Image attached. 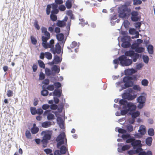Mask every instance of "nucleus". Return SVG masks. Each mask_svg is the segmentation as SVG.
I'll list each match as a JSON object with an SVG mask.
<instances>
[{
	"mask_svg": "<svg viewBox=\"0 0 155 155\" xmlns=\"http://www.w3.org/2000/svg\"><path fill=\"white\" fill-rule=\"evenodd\" d=\"M50 18L51 20L53 21H55L57 19V16L54 15V14H52L51 13L50 16Z\"/></svg>",
	"mask_w": 155,
	"mask_h": 155,
	"instance_id": "35",
	"label": "nucleus"
},
{
	"mask_svg": "<svg viewBox=\"0 0 155 155\" xmlns=\"http://www.w3.org/2000/svg\"><path fill=\"white\" fill-rule=\"evenodd\" d=\"M141 141L140 140H135L134 138V140L131 143L132 146H133L134 149H135L136 147L141 144Z\"/></svg>",
	"mask_w": 155,
	"mask_h": 155,
	"instance_id": "14",
	"label": "nucleus"
},
{
	"mask_svg": "<svg viewBox=\"0 0 155 155\" xmlns=\"http://www.w3.org/2000/svg\"><path fill=\"white\" fill-rule=\"evenodd\" d=\"M120 64L122 66H128L130 65L132 62L131 59H127L124 55H122L118 58Z\"/></svg>",
	"mask_w": 155,
	"mask_h": 155,
	"instance_id": "3",
	"label": "nucleus"
},
{
	"mask_svg": "<svg viewBox=\"0 0 155 155\" xmlns=\"http://www.w3.org/2000/svg\"><path fill=\"white\" fill-rule=\"evenodd\" d=\"M130 147V145H125L122 147L121 150L123 151H125L129 150Z\"/></svg>",
	"mask_w": 155,
	"mask_h": 155,
	"instance_id": "33",
	"label": "nucleus"
},
{
	"mask_svg": "<svg viewBox=\"0 0 155 155\" xmlns=\"http://www.w3.org/2000/svg\"><path fill=\"white\" fill-rule=\"evenodd\" d=\"M120 17L125 18L129 17L131 15V19L133 21H137L139 20V13L137 11H132L131 12V9L128 8L127 5H121L119 8L118 11Z\"/></svg>",
	"mask_w": 155,
	"mask_h": 155,
	"instance_id": "1",
	"label": "nucleus"
},
{
	"mask_svg": "<svg viewBox=\"0 0 155 155\" xmlns=\"http://www.w3.org/2000/svg\"><path fill=\"white\" fill-rule=\"evenodd\" d=\"M133 2L134 5H140L142 3L141 1L140 0H133Z\"/></svg>",
	"mask_w": 155,
	"mask_h": 155,
	"instance_id": "44",
	"label": "nucleus"
},
{
	"mask_svg": "<svg viewBox=\"0 0 155 155\" xmlns=\"http://www.w3.org/2000/svg\"><path fill=\"white\" fill-rule=\"evenodd\" d=\"M133 127L131 125H129L127 126V130L128 132H130L133 130Z\"/></svg>",
	"mask_w": 155,
	"mask_h": 155,
	"instance_id": "38",
	"label": "nucleus"
},
{
	"mask_svg": "<svg viewBox=\"0 0 155 155\" xmlns=\"http://www.w3.org/2000/svg\"><path fill=\"white\" fill-rule=\"evenodd\" d=\"M38 63L39 66L40 67L45 68V66L44 63L41 60H38Z\"/></svg>",
	"mask_w": 155,
	"mask_h": 155,
	"instance_id": "37",
	"label": "nucleus"
},
{
	"mask_svg": "<svg viewBox=\"0 0 155 155\" xmlns=\"http://www.w3.org/2000/svg\"><path fill=\"white\" fill-rule=\"evenodd\" d=\"M143 149L141 147H139L135 150V153H139L140 152H141V151Z\"/></svg>",
	"mask_w": 155,
	"mask_h": 155,
	"instance_id": "63",
	"label": "nucleus"
},
{
	"mask_svg": "<svg viewBox=\"0 0 155 155\" xmlns=\"http://www.w3.org/2000/svg\"><path fill=\"white\" fill-rule=\"evenodd\" d=\"M43 113V110L41 108H39L37 110V114H39L41 115Z\"/></svg>",
	"mask_w": 155,
	"mask_h": 155,
	"instance_id": "62",
	"label": "nucleus"
},
{
	"mask_svg": "<svg viewBox=\"0 0 155 155\" xmlns=\"http://www.w3.org/2000/svg\"><path fill=\"white\" fill-rule=\"evenodd\" d=\"M45 73L46 75L49 76L51 75V71L50 69L46 68L45 69Z\"/></svg>",
	"mask_w": 155,
	"mask_h": 155,
	"instance_id": "41",
	"label": "nucleus"
},
{
	"mask_svg": "<svg viewBox=\"0 0 155 155\" xmlns=\"http://www.w3.org/2000/svg\"><path fill=\"white\" fill-rule=\"evenodd\" d=\"M145 51V48L143 47H138L136 49L135 51L137 53H142L143 52Z\"/></svg>",
	"mask_w": 155,
	"mask_h": 155,
	"instance_id": "27",
	"label": "nucleus"
},
{
	"mask_svg": "<svg viewBox=\"0 0 155 155\" xmlns=\"http://www.w3.org/2000/svg\"><path fill=\"white\" fill-rule=\"evenodd\" d=\"M13 94V91L10 90L7 91V95L8 97H11L12 96Z\"/></svg>",
	"mask_w": 155,
	"mask_h": 155,
	"instance_id": "52",
	"label": "nucleus"
},
{
	"mask_svg": "<svg viewBox=\"0 0 155 155\" xmlns=\"http://www.w3.org/2000/svg\"><path fill=\"white\" fill-rule=\"evenodd\" d=\"M51 6L50 5H47V8L46 9V14L48 15H49L51 12Z\"/></svg>",
	"mask_w": 155,
	"mask_h": 155,
	"instance_id": "46",
	"label": "nucleus"
},
{
	"mask_svg": "<svg viewBox=\"0 0 155 155\" xmlns=\"http://www.w3.org/2000/svg\"><path fill=\"white\" fill-rule=\"evenodd\" d=\"M139 46V44L137 43H134L132 44L131 46V48L132 49H136Z\"/></svg>",
	"mask_w": 155,
	"mask_h": 155,
	"instance_id": "48",
	"label": "nucleus"
},
{
	"mask_svg": "<svg viewBox=\"0 0 155 155\" xmlns=\"http://www.w3.org/2000/svg\"><path fill=\"white\" fill-rule=\"evenodd\" d=\"M153 47L151 45H149L147 47V50L150 54H152L153 52Z\"/></svg>",
	"mask_w": 155,
	"mask_h": 155,
	"instance_id": "23",
	"label": "nucleus"
},
{
	"mask_svg": "<svg viewBox=\"0 0 155 155\" xmlns=\"http://www.w3.org/2000/svg\"><path fill=\"white\" fill-rule=\"evenodd\" d=\"M25 136L28 139H31V133L28 130H27L25 132Z\"/></svg>",
	"mask_w": 155,
	"mask_h": 155,
	"instance_id": "42",
	"label": "nucleus"
},
{
	"mask_svg": "<svg viewBox=\"0 0 155 155\" xmlns=\"http://www.w3.org/2000/svg\"><path fill=\"white\" fill-rule=\"evenodd\" d=\"M48 94V91L47 90L45 89L43 87V90L41 92V95L44 96H47Z\"/></svg>",
	"mask_w": 155,
	"mask_h": 155,
	"instance_id": "34",
	"label": "nucleus"
},
{
	"mask_svg": "<svg viewBox=\"0 0 155 155\" xmlns=\"http://www.w3.org/2000/svg\"><path fill=\"white\" fill-rule=\"evenodd\" d=\"M134 90L139 91H140L141 90V88L140 86L137 85H135L133 87Z\"/></svg>",
	"mask_w": 155,
	"mask_h": 155,
	"instance_id": "47",
	"label": "nucleus"
},
{
	"mask_svg": "<svg viewBox=\"0 0 155 155\" xmlns=\"http://www.w3.org/2000/svg\"><path fill=\"white\" fill-rule=\"evenodd\" d=\"M55 2L56 4L61 5L63 4V1L62 0H55Z\"/></svg>",
	"mask_w": 155,
	"mask_h": 155,
	"instance_id": "56",
	"label": "nucleus"
},
{
	"mask_svg": "<svg viewBox=\"0 0 155 155\" xmlns=\"http://www.w3.org/2000/svg\"><path fill=\"white\" fill-rule=\"evenodd\" d=\"M30 110L31 113L32 115H35L37 114V110L36 108L31 107Z\"/></svg>",
	"mask_w": 155,
	"mask_h": 155,
	"instance_id": "45",
	"label": "nucleus"
},
{
	"mask_svg": "<svg viewBox=\"0 0 155 155\" xmlns=\"http://www.w3.org/2000/svg\"><path fill=\"white\" fill-rule=\"evenodd\" d=\"M44 134V135L42 137L41 142L43 144V147L44 148L46 147L47 144L48 143V140H50L51 137V135L45 131H43L41 134Z\"/></svg>",
	"mask_w": 155,
	"mask_h": 155,
	"instance_id": "4",
	"label": "nucleus"
},
{
	"mask_svg": "<svg viewBox=\"0 0 155 155\" xmlns=\"http://www.w3.org/2000/svg\"><path fill=\"white\" fill-rule=\"evenodd\" d=\"M146 97L142 95H140L137 98V101L139 103L137 105V107L139 109L142 108L146 102Z\"/></svg>",
	"mask_w": 155,
	"mask_h": 155,
	"instance_id": "8",
	"label": "nucleus"
},
{
	"mask_svg": "<svg viewBox=\"0 0 155 155\" xmlns=\"http://www.w3.org/2000/svg\"><path fill=\"white\" fill-rule=\"evenodd\" d=\"M140 112L138 111L133 112L131 114V116L133 118H135L140 115Z\"/></svg>",
	"mask_w": 155,
	"mask_h": 155,
	"instance_id": "22",
	"label": "nucleus"
},
{
	"mask_svg": "<svg viewBox=\"0 0 155 155\" xmlns=\"http://www.w3.org/2000/svg\"><path fill=\"white\" fill-rule=\"evenodd\" d=\"M54 60L57 63L60 62L61 61L60 60V57L58 56H55Z\"/></svg>",
	"mask_w": 155,
	"mask_h": 155,
	"instance_id": "64",
	"label": "nucleus"
},
{
	"mask_svg": "<svg viewBox=\"0 0 155 155\" xmlns=\"http://www.w3.org/2000/svg\"><path fill=\"white\" fill-rule=\"evenodd\" d=\"M45 78V74L42 72H41L39 75V79L40 80H44Z\"/></svg>",
	"mask_w": 155,
	"mask_h": 155,
	"instance_id": "50",
	"label": "nucleus"
},
{
	"mask_svg": "<svg viewBox=\"0 0 155 155\" xmlns=\"http://www.w3.org/2000/svg\"><path fill=\"white\" fill-rule=\"evenodd\" d=\"M59 9L61 11H64L66 9V8L64 5H61L59 6Z\"/></svg>",
	"mask_w": 155,
	"mask_h": 155,
	"instance_id": "58",
	"label": "nucleus"
},
{
	"mask_svg": "<svg viewBox=\"0 0 155 155\" xmlns=\"http://www.w3.org/2000/svg\"><path fill=\"white\" fill-rule=\"evenodd\" d=\"M60 153L61 154H65L67 152V148L64 146H62L60 148Z\"/></svg>",
	"mask_w": 155,
	"mask_h": 155,
	"instance_id": "21",
	"label": "nucleus"
},
{
	"mask_svg": "<svg viewBox=\"0 0 155 155\" xmlns=\"http://www.w3.org/2000/svg\"><path fill=\"white\" fill-rule=\"evenodd\" d=\"M41 30L42 33L44 34L45 36H42L41 37L42 41L43 42H46L50 38V34L47 31V29L45 27H42L41 28Z\"/></svg>",
	"mask_w": 155,
	"mask_h": 155,
	"instance_id": "7",
	"label": "nucleus"
},
{
	"mask_svg": "<svg viewBox=\"0 0 155 155\" xmlns=\"http://www.w3.org/2000/svg\"><path fill=\"white\" fill-rule=\"evenodd\" d=\"M143 58L144 62L146 63H148L149 58L148 57L147 55H143Z\"/></svg>",
	"mask_w": 155,
	"mask_h": 155,
	"instance_id": "39",
	"label": "nucleus"
},
{
	"mask_svg": "<svg viewBox=\"0 0 155 155\" xmlns=\"http://www.w3.org/2000/svg\"><path fill=\"white\" fill-rule=\"evenodd\" d=\"M53 70L56 73H59L60 72V67L57 65H54L53 67Z\"/></svg>",
	"mask_w": 155,
	"mask_h": 155,
	"instance_id": "28",
	"label": "nucleus"
},
{
	"mask_svg": "<svg viewBox=\"0 0 155 155\" xmlns=\"http://www.w3.org/2000/svg\"><path fill=\"white\" fill-rule=\"evenodd\" d=\"M54 32L57 34H59L61 30L59 28L56 27L54 28Z\"/></svg>",
	"mask_w": 155,
	"mask_h": 155,
	"instance_id": "61",
	"label": "nucleus"
},
{
	"mask_svg": "<svg viewBox=\"0 0 155 155\" xmlns=\"http://www.w3.org/2000/svg\"><path fill=\"white\" fill-rule=\"evenodd\" d=\"M56 36L57 40L59 41H62L64 38V35L62 33L58 34Z\"/></svg>",
	"mask_w": 155,
	"mask_h": 155,
	"instance_id": "18",
	"label": "nucleus"
},
{
	"mask_svg": "<svg viewBox=\"0 0 155 155\" xmlns=\"http://www.w3.org/2000/svg\"><path fill=\"white\" fill-rule=\"evenodd\" d=\"M51 5L52 10L51 11V13L54 14H57L59 12V10L57 8L58 5L55 3H53L51 4Z\"/></svg>",
	"mask_w": 155,
	"mask_h": 155,
	"instance_id": "13",
	"label": "nucleus"
},
{
	"mask_svg": "<svg viewBox=\"0 0 155 155\" xmlns=\"http://www.w3.org/2000/svg\"><path fill=\"white\" fill-rule=\"evenodd\" d=\"M44 152H45L47 154H48L52 152V150L49 148L45 149L44 150Z\"/></svg>",
	"mask_w": 155,
	"mask_h": 155,
	"instance_id": "60",
	"label": "nucleus"
},
{
	"mask_svg": "<svg viewBox=\"0 0 155 155\" xmlns=\"http://www.w3.org/2000/svg\"><path fill=\"white\" fill-rule=\"evenodd\" d=\"M47 41L45 42H43L42 43V46L45 49L48 48H52L54 47V41L53 39H51L50 40L49 43H47Z\"/></svg>",
	"mask_w": 155,
	"mask_h": 155,
	"instance_id": "9",
	"label": "nucleus"
},
{
	"mask_svg": "<svg viewBox=\"0 0 155 155\" xmlns=\"http://www.w3.org/2000/svg\"><path fill=\"white\" fill-rule=\"evenodd\" d=\"M45 57L48 60H51L52 58V55L49 52H45Z\"/></svg>",
	"mask_w": 155,
	"mask_h": 155,
	"instance_id": "29",
	"label": "nucleus"
},
{
	"mask_svg": "<svg viewBox=\"0 0 155 155\" xmlns=\"http://www.w3.org/2000/svg\"><path fill=\"white\" fill-rule=\"evenodd\" d=\"M134 52L132 50H129L126 51L125 53V56H134Z\"/></svg>",
	"mask_w": 155,
	"mask_h": 155,
	"instance_id": "20",
	"label": "nucleus"
},
{
	"mask_svg": "<svg viewBox=\"0 0 155 155\" xmlns=\"http://www.w3.org/2000/svg\"><path fill=\"white\" fill-rule=\"evenodd\" d=\"M126 98L128 100H132L135 99L137 96L136 95L134 94L131 95L130 93H126L125 94Z\"/></svg>",
	"mask_w": 155,
	"mask_h": 155,
	"instance_id": "15",
	"label": "nucleus"
},
{
	"mask_svg": "<svg viewBox=\"0 0 155 155\" xmlns=\"http://www.w3.org/2000/svg\"><path fill=\"white\" fill-rule=\"evenodd\" d=\"M31 43L34 45H36L37 43V41L36 38L34 36L31 35Z\"/></svg>",
	"mask_w": 155,
	"mask_h": 155,
	"instance_id": "26",
	"label": "nucleus"
},
{
	"mask_svg": "<svg viewBox=\"0 0 155 155\" xmlns=\"http://www.w3.org/2000/svg\"><path fill=\"white\" fill-rule=\"evenodd\" d=\"M128 112L127 109L122 110L121 111L120 113L121 115H124L126 114Z\"/></svg>",
	"mask_w": 155,
	"mask_h": 155,
	"instance_id": "54",
	"label": "nucleus"
},
{
	"mask_svg": "<svg viewBox=\"0 0 155 155\" xmlns=\"http://www.w3.org/2000/svg\"><path fill=\"white\" fill-rule=\"evenodd\" d=\"M133 78L130 76H125L124 78L123 82L124 83V86L126 88L131 87L133 85Z\"/></svg>",
	"mask_w": 155,
	"mask_h": 155,
	"instance_id": "5",
	"label": "nucleus"
},
{
	"mask_svg": "<svg viewBox=\"0 0 155 155\" xmlns=\"http://www.w3.org/2000/svg\"><path fill=\"white\" fill-rule=\"evenodd\" d=\"M127 103V101L124 99H121L119 101V103L121 105H124Z\"/></svg>",
	"mask_w": 155,
	"mask_h": 155,
	"instance_id": "55",
	"label": "nucleus"
},
{
	"mask_svg": "<svg viewBox=\"0 0 155 155\" xmlns=\"http://www.w3.org/2000/svg\"><path fill=\"white\" fill-rule=\"evenodd\" d=\"M57 108V105L55 104H52L50 106V108L52 110H56Z\"/></svg>",
	"mask_w": 155,
	"mask_h": 155,
	"instance_id": "59",
	"label": "nucleus"
},
{
	"mask_svg": "<svg viewBox=\"0 0 155 155\" xmlns=\"http://www.w3.org/2000/svg\"><path fill=\"white\" fill-rule=\"evenodd\" d=\"M65 5L68 9L71 8L72 7V4L71 1L69 0H67L66 2Z\"/></svg>",
	"mask_w": 155,
	"mask_h": 155,
	"instance_id": "32",
	"label": "nucleus"
},
{
	"mask_svg": "<svg viewBox=\"0 0 155 155\" xmlns=\"http://www.w3.org/2000/svg\"><path fill=\"white\" fill-rule=\"evenodd\" d=\"M123 43L121 44L122 47L124 48H128L130 47L131 38L128 36H124L122 38Z\"/></svg>",
	"mask_w": 155,
	"mask_h": 155,
	"instance_id": "6",
	"label": "nucleus"
},
{
	"mask_svg": "<svg viewBox=\"0 0 155 155\" xmlns=\"http://www.w3.org/2000/svg\"><path fill=\"white\" fill-rule=\"evenodd\" d=\"M51 125V123L50 121H45L42 124V127L44 128H48Z\"/></svg>",
	"mask_w": 155,
	"mask_h": 155,
	"instance_id": "19",
	"label": "nucleus"
},
{
	"mask_svg": "<svg viewBox=\"0 0 155 155\" xmlns=\"http://www.w3.org/2000/svg\"><path fill=\"white\" fill-rule=\"evenodd\" d=\"M149 83L148 81L146 79H143L141 81V84L144 86H147Z\"/></svg>",
	"mask_w": 155,
	"mask_h": 155,
	"instance_id": "31",
	"label": "nucleus"
},
{
	"mask_svg": "<svg viewBox=\"0 0 155 155\" xmlns=\"http://www.w3.org/2000/svg\"><path fill=\"white\" fill-rule=\"evenodd\" d=\"M148 134L150 136H153L154 135L155 132L153 128H150L148 129L147 131Z\"/></svg>",
	"mask_w": 155,
	"mask_h": 155,
	"instance_id": "25",
	"label": "nucleus"
},
{
	"mask_svg": "<svg viewBox=\"0 0 155 155\" xmlns=\"http://www.w3.org/2000/svg\"><path fill=\"white\" fill-rule=\"evenodd\" d=\"M128 110L130 111H135L136 109V106L131 102H129L128 104Z\"/></svg>",
	"mask_w": 155,
	"mask_h": 155,
	"instance_id": "12",
	"label": "nucleus"
},
{
	"mask_svg": "<svg viewBox=\"0 0 155 155\" xmlns=\"http://www.w3.org/2000/svg\"><path fill=\"white\" fill-rule=\"evenodd\" d=\"M39 130V129L38 127H32L31 131L32 134H35L38 133Z\"/></svg>",
	"mask_w": 155,
	"mask_h": 155,
	"instance_id": "24",
	"label": "nucleus"
},
{
	"mask_svg": "<svg viewBox=\"0 0 155 155\" xmlns=\"http://www.w3.org/2000/svg\"><path fill=\"white\" fill-rule=\"evenodd\" d=\"M34 24L35 27L37 30H39L40 29V27L39 25L38 24V21L36 20H35Z\"/></svg>",
	"mask_w": 155,
	"mask_h": 155,
	"instance_id": "43",
	"label": "nucleus"
},
{
	"mask_svg": "<svg viewBox=\"0 0 155 155\" xmlns=\"http://www.w3.org/2000/svg\"><path fill=\"white\" fill-rule=\"evenodd\" d=\"M56 141L57 142V147L59 148V147L65 142V144L67 147V139L66 135L64 132L61 133L57 137L56 139Z\"/></svg>",
	"mask_w": 155,
	"mask_h": 155,
	"instance_id": "2",
	"label": "nucleus"
},
{
	"mask_svg": "<svg viewBox=\"0 0 155 155\" xmlns=\"http://www.w3.org/2000/svg\"><path fill=\"white\" fill-rule=\"evenodd\" d=\"M118 132L121 134H125L127 132V131L123 129L119 128L118 130Z\"/></svg>",
	"mask_w": 155,
	"mask_h": 155,
	"instance_id": "53",
	"label": "nucleus"
},
{
	"mask_svg": "<svg viewBox=\"0 0 155 155\" xmlns=\"http://www.w3.org/2000/svg\"><path fill=\"white\" fill-rule=\"evenodd\" d=\"M130 24V23L128 21L125 20L124 21L123 24L126 28H127L129 27Z\"/></svg>",
	"mask_w": 155,
	"mask_h": 155,
	"instance_id": "40",
	"label": "nucleus"
},
{
	"mask_svg": "<svg viewBox=\"0 0 155 155\" xmlns=\"http://www.w3.org/2000/svg\"><path fill=\"white\" fill-rule=\"evenodd\" d=\"M61 48L58 43H57L55 45V48L54 47L50 49V51L54 54L56 53L60 54L61 52Z\"/></svg>",
	"mask_w": 155,
	"mask_h": 155,
	"instance_id": "10",
	"label": "nucleus"
},
{
	"mask_svg": "<svg viewBox=\"0 0 155 155\" xmlns=\"http://www.w3.org/2000/svg\"><path fill=\"white\" fill-rule=\"evenodd\" d=\"M138 131L139 133L136 134V136L139 137L144 135L146 132L145 126L143 125H141Z\"/></svg>",
	"mask_w": 155,
	"mask_h": 155,
	"instance_id": "11",
	"label": "nucleus"
},
{
	"mask_svg": "<svg viewBox=\"0 0 155 155\" xmlns=\"http://www.w3.org/2000/svg\"><path fill=\"white\" fill-rule=\"evenodd\" d=\"M47 118L48 120H52L54 119V116L52 114H49L47 116Z\"/></svg>",
	"mask_w": 155,
	"mask_h": 155,
	"instance_id": "36",
	"label": "nucleus"
},
{
	"mask_svg": "<svg viewBox=\"0 0 155 155\" xmlns=\"http://www.w3.org/2000/svg\"><path fill=\"white\" fill-rule=\"evenodd\" d=\"M78 45V44L77 42L74 41L72 42L71 44L70 45V47L71 48H74L75 47H77Z\"/></svg>",
	"mask_w": 155,
	"mask_h": 155,
	"instance_id": "51",
	"label": "nucleus"
},
{
	"mask_svg": "<svg viewBox=\"0 0 155 155\" xmlns=\"http://www.w3.org/2000/svg\"><path fill=\"white\" fill-rule=\"evenodd\" d=\"M53 94V95L58 96V97H60L61 96V91L58 90H55Z\"/></svg>",
	"mask_w": 155,
	"mask_h": 155,
	"instance_id": "30",
	"label": "nucleus"
},
{
	"mask_svg": "<svg viewBox=\"0 0 155 155\" xmlns=\"http://www.w3.org/2000/svg\"><path fill=\"white\" fill-rule=\"evenodd\" d=\"M54 88V85H49L48 86L47 89L49 91H52Z\"/></svg>",
	"mask_w": 155,
	"mask_h": 155,
	"instance_id": "49",
	"label": "nucleus"
},
{
	"mask_svg": "<svg viewBox=\"0 0 155 155\" xmlns=\"http://www.w3.org/2000/svg\"><path fill=\"white\" fill-rule=\"evenodd\" d=\"M50 107V106L47 104H44L42 106V108L43 110H46L48 109Z\"/></svg>",
	"mask_w": 155,
	"mask_h": 155,
	"instance_id": "57",
	"label": "nucleus"
},
{
	"mask_svg": "<svg viewBox=\"0 0 155 155\" xmlns=\"http://www.w3.org/2000/svg\"><path fill=\"white\" fill-rule=\"evenodd\" d=\"M153 139L152 137H147L146 140V144L148 146L150 147L152 145Z\"/></svg>",
	"mask_w": 155,
	"mask_h": 155,
	"instance_id": "16",
	"label": "nucleus"
},
{
	"mask_svg": "<svg viewBox=\"0 0 155 155\" xmlns=\"http://www.w3.org/2000/svg\"><path fill=\"white\" fill-rule=\"evenodd\" d=\"M56 25L59 27H64L66 25L65 22L62 21L58 20L56 23Z\"/></svg>",
	"mask_w": 155,
	"mask_h": 155,
	"instance_id": "17",
	"label": "nucleus"
}]
</instances>
